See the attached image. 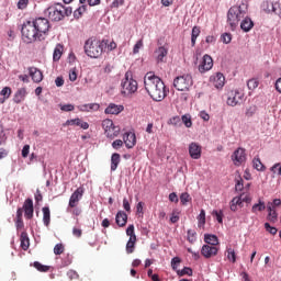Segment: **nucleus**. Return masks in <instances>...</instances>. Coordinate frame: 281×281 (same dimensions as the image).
<instances>
[{
  "instance_id": "f257e3e1",
  "label": "nucleus",
  "mask_w": 281,
  "mask_h": 281,
  "mask_svg": "<svg viewBox=\"0 0 281 281\" xmlns=\"http://www.w3.org/2000/svg\"><path fill=\"white\" fill-rule=\"evenodd\" d=\"M144 85L148 95L155 102H161L166 98V83L155 72H147L144 77Z\"/></svg>"
},
{
  "instance_id": "f03ea898",
  "label": "nucleus",
  "mask_w": 281,
  "mask_h": 281,
  "mask_svg": "<svg viewBox=\"0 0 281 281\" xmlns=\"http://www.w3.org/2000/svg\"><path fill=\"white\" fill-rule=\"evenodd\" d=\"M106 47V41H100L98 37H90L86 41L83 49L90 58H100Z\"/></svg>"
},
{
  "instance_id": "7ed1b4c3",
  "label": "nucleus",
  "mask_w": 281,
  "mask_h": 281,
  "mask_svg": "<svg viewBox=\"0 0 281 281\" xmlns=\"http://www.w3.org/2000/svg\"><path fill=\"white\" fill-rule=\"evenodd\" d=\"M72 12L70 7H66L63 3H55L45 10V15L48 16L50 21L58 22L63 21L66 16H71Z\"/></svg>"
},
{
  "instance_id": "20e7f679",
  "label": "nucleus",
  "mask_w": 281,
  "mask_h": 281,
  "mask_svg": "<svg viewBox=\"0 0 281 281\" xmlns=\"http://www.w3.org/2000/svg\"><path fill=\"white\" fill-rule=\"evenodd\" d=\"M138 83L133 78V71L128 70L125 72L124 78L121 81V93L124 98H131L133 93H137Z\"/></svg>"
},
{
  "instance_id": "39448f33",
  "label": "nucleus",
  "mask_w": 281,
  "mask_h": 281,
  "mask_svg": "<svg viewBox=\"0 0 281 281\" xmlns=\"http://www.w3.org/2000/svg\"><path fill=\"white\" fill-rule=\"evenodd\" d=\"M247 16V9H243V7L234 5L228 10L227 13V23L229 27L234 31L238 27V23L243 21Z\"/></svg>"
},
{
  "instance_id": "423d86ee",
  "label": "nucleus",
  "mask_w": 281,
  "mask_h": 281,
  "mask_svg": "<svg viewBox=\"0 0 281 281\" xmlns=\"http://www.w3.org/2000/svg\"><path fill=\"white\" fill-rule=\"evenodd\" d=\"M22 38L24 43H34V41H43L38 31H36V26H34L33 22H26L22 26Z\"/></svg>"
},
{
  "instance_id": "0eeeda50",
  "label": "nucleus",
  "mask_w": 281,
  "mask_h": 281,
  "mask_svg": "<svg viewBox=\"0 0 281 281\" xmlns=\"http://www.w3.org/2000/svg\"><path fill=\"white\" fill-rule=\"evenodd\" d=\"M102 128L108 139H115V137L120 136V126L115 125L111 119H105L102 121Z\"/></svg>"
},
{
  "instance_id": "6e6552de",
  "label": "nucleus",
  "mask_w": 281,
  "mask_h": 281,
  "mask_svg": "<svg viewBox=\"0 0 281 281\" xmlns=\"http://www.w3.org/2000/svg\"><path fill=\"white\" fill-rule=\"evenodd\" d=\"M193 83L192 76L190 75H182L173 80V87L178 91H189Z\"/></svg>"
},
{
  "instance_id": "1a4fd4ad",
  "label": "nucleus",
  "mask_w": 281,
  "mask_h": 281,
  "mask_svg": "<svg viewBox=\"0 0 281 281\" xmlns=\"http://www.w3.org/2000/svg\"><path fill=\"white\" fill-rule=\"evenodd\" d=\"M32 23L42 41H44L47 32H49V20L45 18H37Z\"/></svg>"
},
{
  "instance_id": "9d476101",
  "label": "nucleus",
  "mask_w": 281,
  "mask_h": 281,
  "mask_svg": "<svg viewBox=\"0 0 281 281\" xmlns=\"http://www.w3.org/2000/svg\"><path fill=\"white\" fill-rule=\"evenodd\" d=\"M245 100V94L238 90H231L227 92L226 103L228 106H238V104H243Z\"/></svg>"
},
{
  "instance_id": "9b49d317",
  "label": "nucleus",
  "mask_w": 281,
  "mask_h": 281,
  "mask_svg": "<svg viewBox=\"0 0 281 281\" xmlns=\"http://www.w3.org/2000/svg\"><path fill=\"white\" fill-rule=\"evenodd\" d=\"M232 160L235 166H241L247 161V154H245V148H237L232 155Z\"/></svg>"
},
{
  "instance_id": "f8f14e48",
  "label": "nucleus",
  "mask_w": 281,
  "mask_h": 281,
  "mask_svg": "<svg viewBox=\"0 0 281 281\" xmlns=\"http://www.w3.org/2000/svg\"><path fill=\"white\" fill-rule=\"evenodd\" d=\"M22 210L24 211V216L27 221H32V218H34V201L31 198H27L24 201Z\"/></svg>"
},
{
  "instance_id": "ddd939ff",
  "label": "nucleus",
  "mask_w": 281,
  "mask_h": 281,
  "mask_svg": "<svg viewBox=\"0 0 281 281\" xmlns=\"http://www.w3.org/2000/svg\"><path fill=\"white\" fill-rule=\"evenodd\" d=\"M214 67V60L212 59V56L204 55L203 59L199 66L200 74H205V71H210Z\"/></svg>"
},
{
  "instance_id": "4468645a",
  "label": "nucleus",
  "mask_w": 281,
  "mask_h": 281,
  "mask_svg": "<svg viewBox=\"0 0 281 281\" xmlns=\"http://www.w3.org/2000/svg\"><path fill=\"white\" fill-rule=\"evenodd\" d=\"M201 255L206 259L214 258V256H218V247L203 245L201 248Z\"/></svg>"
},
{
  "instance_id": "2eb2a0df",
  "label": "nucleus",
  "mask_w": 281,
  "mask_h": 281,
  "mask_svg": "<svg viewBox=\"0 0 281 281\" xmlns=\"http://www.w3.org/2000/svg\"><path fill=\"white\" fill-rule=\"evenodd\" d=\"M82 194H85V188L79 187L70 196L69 207H76L80 199H82Z\"/></svg>"
},
{
  "instance_id": "dca6fc26",
  "label": "nucleus",
  "mask_w": 281,
  "mask_h": 281,
  "mask_svg": "<svg viewBox=\"0 0 281 281\" xmlns=\"http://www.w3.org/2000/svg\"><path fill=\"white\" fill-rule=\"evenodd\" d=\"M123 142L126 148H134L135 144H137V136L133 132H127L123 135Z\"/></svg>"
},
{
  "instance_id": "f3484780",
  "label": "nucleus",
  "mask_w": 281,
  "mask_h": 281,
  "mask_svg": "<svg viewBox=\"0 0 281 281\" xmlns=\"http://www.w3.org/2000/svg\"><path fill=\"white\" fill-rule=\"evenodd\" d=\"M210 80L213 82V87H215V89H223V87H225V76L221 72L213 75Z\"/></svg>"
},
{
  "instance_id": "a211bd4d",
  "label": "nucleus",
  "mask_w": 281,
  "mask_h": 281,
  "mask_svg": "<svg viewBox=\"0 0 281 281\" xmlns=\"http://www.w3.org/2000/svg\"><path fill=\"white\" fill-rule=\"evenodd\" d=\"M29 76L32 78L33 82H43V71H41L36 67H29L27 68Z\"/></svg>"
},
{
  "instance_id": "6ab92c4d",
  "label": "nucleus",
  "mask_w": 281,
  "mask_h": 281,
  "mask_svg": "<svg viewBox=\"0 0 281 281\" xmlns=\"http://www.w3.org/2000/svg\"><path fill=\"white\" fill-rule=\"evenodd\" d=\"M201 145H199L198 143H191L189 145V155L191 159H201Z\"/></svg>"
},
{
  "instance_id": "aec40b11",
  "label": "nucleus",
  "mask_w": 281,
  "mask_h": 281,
  "mask_svg": "<svg viewBox=\"0 0 281 281\" xmlns=\"http://www.w3.org/2000/svg\"><path fill=\"white\" fill-rule=\"evenodd\" d=\"M124 111V105H117L115 103H110L105 109L106 115H120Z\"/></svg>"
},
{
  "instance_id": "412c9836",
  "label": "nucleus",
  "mask_w": 281,
  "mask_h": 281,
  "mask_svg": "<svg viewBox=\"0 0 281 281\" xmlns=\"http://www.w3.org/2000/svg\"><path fill=\"white\" fill-rule=\"evenodd\" d=\"M65 126H80V128L87 131V128H89V123L82 121L81 119H72L66 121Z\"/></svg>"
},
{
  "instance_id": "4be33fe9",
  "label": "nucleus",
  "mask_w": 281,
  "mask_h": 281,
  "mask_svg": "<svg viewBox=\"0 0 281 281\" xmlns=\"http://www.w3.org/2000/svg\"><path fill=\"white\" fill-rule=\"evenodd\" d=\"M115 221L119 227H125L126 223L128 222V215L124 211H119L116 213Z\"/></svg>"
},
{
  "instance_id": "5701e85b",
  "label": "nucleus",
  "mask_w": 281,
  "mask_h": 281,
  "mask_svg": "<svg viewBox=\"0 0 281 281\" xmlns=\"http://www.w3.org/2000/svg\"><path fill=\"white\" fill-rule=\"evenodd\" d=\"M240 29L243 32H251V30H254V21H251V18L245 15L241 20Z\"/></svg>"
},
{
  "instance_id": "b1692460",
  "label": "nucleus",
  "mask_w": 281,
  "mask_h": 281,
  "mask_svg": "<svg viewBox=\"0 0 281 281\" xmlns=\"http://www.w3.org/2000/svg\"><path fill=\"white\" fill-rule=\"evenodd\" d=\"M168 56V48L166 46H160L155 50V58L157 63H164V58Z\"/></svg>"
},
{
  "instance_id": "393cba45",
  "label": "nucleus",
  "mask_w": 281,
  "mask_h": 281,
  "mask_svg": "<svg viewBox=\"0 0 281 281\" xmlns=\"http://www.w3.org/2000/svg\"><path fill=\"white\" fill-rule=\"evenodd\" d=\"M25 95H27V90L25 88L18 89V91L15 92V94L13 97V102L15 104H21V102H23V100H25Z\"/></svg>"
},
{
  "instance_id": "a878e982",
  "label": "nucleus",
  "mask_w": 281,
  "mask_h": 281,
  "mask_svg": "<svg viewBox=\"0 0 281 281\" xmlns=\"http://www.w3.org/2000/svg\"><path fill=\"white\" fill-rule=\"evenodd\" d=\"M43 212V223L45 227H49V223H52V211H49L48 206H44L42 209Z\"/></svg>"
},
{
  "instance_id": "bb28decb",
  "label": "nucleus",
  "mask_w": 281,
  "mask_h": 281,
  "mask_svg": "<svg viewBox=\"0 0 281 281\" xmlns=\"http://www.w3.org/2000/svg\"><path fill=\"white\" fill-rule=\"evenodd\" d=\"M20 243L23 251H27V249H30V237L27 236L26 232L21 233Z\"/></svg>"
},
{
  "instance_id": "cd10ccee",
  "label": "nucleus",
  "mask_w": 281,
  "mask_h": 281,
  "mask_svg": "<svg viewBox=\"0 0 281 281\" xmlns=\"http://www.w3.org/2000/svg\"><path fill=\"white\" fill-rule=\"evenodd\" d=\"M122 161V158L120 156V154L114 153L111 156V171L115 172V170H117V167L120 166V162Z\"/></svg>"
},
{
  "instance_id": "c85d7f7f",
  "label": "nucleus",
  "mask_w": 281,
  "mask_h": 281,
  "mask_svg": "<svg viewBox=\"0 0 281 281\" xmlns=\"http://www.w3.org/2000/svg\"><path fill=\"white\" fill-rule=\"evenodd\" d=\"M204 243L212 247H216V245H218V237H216V235L206 234L204 235Z\"/></svg>"
},
{
  "instance_id": "c756f323",
  "label": "nucleus",
  "mask_w": 281,
  "mask_h": 281,
  "mask_svg": "<svg viewBox=\"0 0 281 281\" xmlns=\"http://www.w3.org/2000/svg\"><path fill=\"white\" fill-rule=\"evenodd\" d=\"M261 10L267 14H270V12H276V5L271 1H263L261 3Z\"/></svg>"
},
{
  "instance_id": "7c9ffc66",
  "label": "nucleus",
  "mask_w": 281,
  "mask_h": 281,
  "mask_svg": "<svg viewBox=\"0 0 281 281\" xmlns=\"http://www.w3.org/2000/svg\"><path fill=\"white\" fill-rule=\"evenodd\" d=\"M268 210V221L270 223H278V212H276V209H271V204L267 205Z\"/></svg>"
},
{
  "instance_id": "2f4dec72",
  "label": "nucleus",
  "mask_w": 281,
  "mask_h": 281,
  "mask_svg": "<svg viewBox=\"0 0 281 281\" xmlns=\"http://www.w3.org/2000/svg\"><path fill=\"white\" fill-rule=\"evenodd\" d=\"M136 243H137V236L130 237L126 244V254H133V251H135Z\"/></svg>"
},
{
  "instance_id": "473e14b6",
  "label": "nucleus",
  "mask_w": 281,
  "mask_h": 281,
  "mask_svg": "<svg viewBox=\"0 0 281 281\" xmlns=\"http://www.w3.org/2000/svg\"><path fill=\"white\" fill-rule=\"evenodd\" d=\"M98 109H100V104L98 103H88V104H82L79 105V111H98Z\"/></svg>"
},
{
  "instance_id": "72a5a7b5",
  "label": "nucleus",
  "mask_w": 281,
  "mask_h": 281,
  "mask_svg": "<svg viewBox=\"0 0 281 281\" xmlns=\"http://www.w3.org/2000/svg\"><path fill=\"white\" fill-rule=\"evenodd\" d=\"M265 210H267V205L265 204V202H262V200H259V202L257 204H254L251 207L252 214H258V212H265Z\"/></svg>"
},
{
  "instance_id": "f704fd0d",
  "label": "nucleus",
  "mask_w": 281,
  "mask_h": 281,
  "mask_svg": "<svg viewBox=\"0 0 281 281\" xmlns=\"http://www.w3.org/2000/svg\"><path fill=\"white\" fill-rule=\"evenodd\" d=\"M201 35V27L199 26H193L192 33H191V45L194 47L196 45V38Z\"/></svg>"
},
{
  "instance_id": "c9c22d12",
  "label": "nucleus",
  "mask_w": 281,
  "mask_h": 281,
  "mask_svg": "<svg viewBox=\"0 0 281 281\" xmlns=\"http://www.w3.org/2000/svg\"><path fill=\"white\" fill-rule=\"evenodd\" d=\"M0 95H2L3 99H4V100L0 99V104H3V102H5V100H8V98H10V95H12V88L11 87H4L0 91Z\"/></svg>"
},
{
  "instance_id": "e433bc0d",
  "label": "nucleus",
  "mask_w": 281,
  "mask_h": 281,
  "mask_svg": "<svg viewBox=\"0 0 281 281\" xmlns=\"http://www.w3.org/2000/svg\"><path fill=\"white\" fill-rule=\"evenodd\" d=\"M198 227L203 228L205 227V210H201L200 214L198 215Z\"/></svg>"
},
{
  "instance_id": "4c0bfd02",
  "label": "nucleus",
  "mask_w": 281,
  "mask_h": 281,
  "mask_svg": "<svg viewBox=\"0 0 281 281\" xmlns=\"http://www.w3.org/2000/svg\"><path fill=\"white\" fill-rule=\"evenodd\" d=\"M86 12H87V5L82 4L77 10H75L74 16L75 19H80V16H82V14H85Z\"/></svg>"
},
{
  "instance_id": "58836bf2",
  "label": "nucleus",
  "mask_w": 281,
  "mask_h": 281,
  "mask_svg": "<svg viewBox=\"0 0 281 281\" xmlns=\"http://www.w3.org/2000/svg\"><path fill=\"white\" fill-rule=\"evenodd\" d=\"M33 266L37 269V271H41L42 273H47V271H49V266H45L38 261H35Z\"/></svg>"
},
{
  "instance_id": "ea45409f",
  "label": "nucleus",
  "mask_w": 281,
  "mask_h": 281,
  "mask_svg": "<svg viewBox=\"0 0 281 281\" xmlns=\"http://www.w3.org/2000/svg\"><path fill=\"white\" fill-rule=\"evenodd\" d=\"M190 201H192L190 193H188V192L181 193V195H180L181 205H188V203H190Z\"/></svg>"
},
{
  "instance_id": "a19ab883",
  "label": "nucleus",
  "mask_w": 281,
  "mask_h": 281,
  "mask_svg": "<svg viewBox=\"0 0 281 281\" xmlns=\"http://www.w3.org/2000/svg\"><path fill=\"white\" fill-rule=\"evenodd\" d=\"M258 111V106L250 105L246 109V117H254L256 115V112Z\"/></svg>"
},
{
  "instance_id": "79ce46f5",
  "label": "nucleus",
  "mask_w": 281,
  "mask_h": 281,
  "mask_svg": "<svg viewBox=\"0 0 281 281\" xmlns=\"http://www.w3.org/2000/svg\"><path fill=\"white\" fill-rule=\"evenodd\" d=\"M226 254L231 262H236V251L233 248H227Z\"/></svg>"
},
{
  "instance_id": "37998d69",
  "label": "nucleus",
  "mask_w": 281,
  "mask_h": 281,
  "mask_svg": "<svg viewBox=\"0 0 281 281\" xmlns=\"http://www.w3.org/2000/svg\"><path fill=\"white\" fill-rule=\"evenodd\" d=\"M54 254L55 256H60L61 254H65V246L63 244L55 245Z\"/></svg>"
},
{
  "instance_id": "c03bdc74",
  "label": "nucleus",
  "mask_w": 281,
  "mask_h": 281,
  "mask_svg": "<svg viewBox=\"0 0 281 281\" xmlns=\"http://www.w3.org/2000/svg\"><path fill=\"white\" fill-rule=\"evenodd\" d=\"M252 164L256 170H265V165H262V161H260V158H254Z\"/></svg>"
},
{
  "instance_id": "a18cd8bd",
  "label": "nucleus",
  "mask_w": 281,
  "mask_h": 281,
  "mask_svg": "<svg viewBox=\"0 0 281 281\" xmlns=\"http://www.w3.org/2000/svg\"><path fill=\"white\" fill-rule=\"evenodd\" d=\"M265 229L272 236H276V234H278V228L271 226V224H269V223H265Z\"/></svg>"
},
{
  "instance_id": "49530a36",
  "label": "nucleus",
  "mask_w": 281,
  "mask_h": 281,
  "mask_svg": "<svg viewBox=\"0 0 281 281\" xmlns=\"http://www.w3.org/2000/svg\"><path fill=\"white\" fill-rule=\"evenodd\" d=\"M144 47V40H139L136 42L133 48V54H139V50Z\"/></svg>"
},
{
  "instance_id": "de8ad7c7",
  "label": "nucleus",
  "mask_w": 281,
  "mask_h": 281,
  "mask_svg": "<svg viewBox=\"0 0 281 281\" xmlns=\"http://www.w3.org/2000/svg\"><path fill=\"white\" fill-rule=\"evenodd\" d=\"M69 80L70 82H76V80H78V71L76 70V68H71L69 70Z\"/></svg>"
},
{
  "instance_id": "09e8293b",
  "label": "nucleus",
  "mask_w": 281,
  "mask_h": 281,
  "mask_svg": "<svg viewBox=\"0 0 281 281\" xmlns=\"http://www.w3.org/2000/svg\"><path fill=\"white\" fill-rule=\"evenodd\" d=\"M178 276H192V268L184 267L182 270H178Z\"/></svg>"
},
{
  "instance_id": "8fccbe9b",
  "label": "nucleus",
  "mask_w": 281,
  "mask_h": 281,
  "mask_svg": "<svg viewBox=\"0 0 281 281\" xmlns=\"http://www.w3.org/2000/svg\"><path fill=\"white\" fill-rule=\"evenodd\" d=\"M248 89L254 91V89H258V79H249L247 82Z\"/></svg>"
},
{
  "instance_id": "3c124183",
  "label": "nucleus",
  "mask_w": 281,
  "mask_h": 281,
  "mask_svg": "<svg viewBox=\"0 0 281 281\" xmlns=\"http://www.w3.org/2000/svg\"><path fill=\"white\" fill-rule=\"evenodd\" d=\"M60 56H63V49L57 46L53 54V60H60Z\"/></svg>"
},
{
  "instance_id": "603ef678",
  "label": "nucleus",
  "mask_w": 281,
  "mask_h": 281,
  "mask_svg": "<svg viewBox=\"0 0 281 281\" xmlns=\"http://www.w3.org/2000/svg\"><path fill=\"white\" fill-rule=\"evenodd\" d=\"M188 240H189V243H196V232L189 229L188 231Z\"/></svg>"
},
{
  "instance_id": "864d4df0",
  "label": "nucleus",
  "mask_w": 281,
  "mask_h": 281,
  "mask_svg": "<svg viewBox=\"0 0 281 281\" xmlns=\"http://www.w3.org/2000/svg\"><path fill=\"white\" fill-rule=\"evenodd\" d=\"M182 122H183L184 126H187V128L192 127V119L190 117V115H183Z\"/></svg>"
},
{
  "instance_id": "5fc2aeb1",
  "label": "nucleus",
  "mask_w": 281,
  "mask_h": 281,
  "mask_svg": "<svg viewBox=\"0 0 281 281\" xmlns=\"http://www.w3.org/2000/svg\"><path fill=\"white\" fill-rule=\"evenodd\" d=\"M100 1L101 0H79V3L81 4L87 3L88 5L93 7V5H100Z\"/></svg>"
},
{
  "instance_id": "6e6d98bb",
  "label": "nucleus",
  "mask_w": 281,
  "mask_h": 281,
  "mask_svg": "<svg viewBox=\"0 0 281 281\" xmlns=\"http://www.w3.org/2000/svg\"><path fill=\"white\" fill-rule=\"evenodd\" d=\"M124 146V140L122 139H116L112 143V148H114V150H120V148H122Z\"/></svg>"
},
{
  "instance_id": "4d7b16f0",
  "label": "nucleus",
  "mask_w": 281,
  "mask_h": 281,
  "mask_svg": "<svg viewBox=\"0 0 281 281\" xmlns=\"http://www.w3.org/2000/svg\"><path fill=\"white\" fill-rule=\"evenodd\" d=\"M30 5V0H19L18 2V9L19 10H25Z\"/></svg>"
},
{
  "instance_id": "13d9d810",
  "label": "nucleus",
  "mask_w": 281,
  "mask_h": 281,
  "mask_svg": "<svg viewBox=\"0 0 281 281\" xmlns=\"http://www.w3.org/2000/svg\"><path fill=\"white\" fill-rule=\"evenodd\" d=\"M178 265H181V258H179V257H173V258L171 259V267H172L173 271H177V266H178Z\"/></svg>"
},
{
  "instance_id": "bf43d9fd",
  "label": "nucleus",
  "mask_w": 281,
  "mask_h": 281,
  "mask_svg": "<svg viewBox=\"0 0 281 281\" xmlns=\"http://www.w3.org/2000/svg\"><path fill=\"white\" fill-rule=\"evenodd\" d=\"M267 205H271V209L276 210V207H280L281 200L280 199H274L272 202H268Z\"/></svg>"
},
{
  "instance_id": "052dcab7",
  "label": "nucleus",
  "mask_w": 281,
  "mask_h": 281,
  "mask_svg": "<svg viewBox=\"0 0 281 281\" xmlns=\"http://www.w3.org/2000/svg\"><path fill=\"white\" fill-rule=\"evenodd\" d=\"M222 41H223V43H225L226 45L229 44V43H232V34H229V33H224V34L222 35Z\"/></svg>"
},
{
  "instance_id": "680f3d73",
  "label": "nucleus",
  "mask_w": 281,
  "mask_h": 281,
  "mask_svg": "<svg viewBox=\"0 0 281 281\" xmlns=\"http://www.w3.org/2000/svg\"><path fill=\"white\" fill-rule=\"evenodd\" d=\"M279 168V169H278ZM271 172H273V175H276V170H278V176L281 177V165L280 162H277L274 164L272 167H271Z\"/></svg>"
},
{
  "instance_id": "e2e57ef3",
  "label": "nucleus",
  "mask_w": 281,
  "mask_h": 281,
  "mask_svg": "<svg viewBox=\"0 0 281 281\" xmlns=\"http://www.w3.org/2000/svg\"><path fill=\"white\" fill-rule=\"evenodd\" d=\"M15 227H16L18 232H21V229H23V227H25V224L23 223V218H16Z\"/></svg>"
},
{
  "instance_id": "0e129e2a",
  "label": "nucleus",
  "mask_w": 281,
  "mask_h": 281,
  "mask_svg": "<svg viewBox=\"0 0 281 281\" xmlns=\"http://www.w3.org/2000/svg\"><path fill=\"white\" fill-rule=\"evenodd\" d=\"M126 234L130 236V238H133V236H136L135 235V225L131 224L126 229Z\"/></svg>"
},
{
  "instance_id": "69168bd1",
  "label": "nucleus",
  "mask_w": 281,
  "mask_h": 281,
  "mask_svg": "<svg viewBox=\"0 0 281 281\" xmlns=\"http://www.w3.org/2000/svg\"><path fill=\"white\" fill-rule=\"evenodd\" d=\"M213 216H216L218 223H223V211H213Z\"/></svg>"
},
{
  "instance_id": "338daca9",
  "label": "nucleus",
  "mask_w": 281,
  "mask_h": 281,
  "mask_svg": "<svg viewBox=\"0 0 281 281\" xmlns=\"http://www.w3.org/2000/svg\"><path fill=\"white\" fill-rule=\"evenodd\" d=\"M30 155V145H24L22 148V157L25 159Z\"/></svg>"
},
{
  "instance_id": "774afa93",
  "label": "nucleus",
  "mask_w": 281,
  "mask_h": 281,
  "mask_svg": "<svg viewBox=\"0 0 281 281\" xmlns=\"http://www.w3.org/2000/svg\"><path fill=\"white\" fill-rule=\"evenodd\" d=\"M121 5H124V0H113L111 8H120Z\"/></svg>"
}]
</instances>
